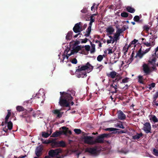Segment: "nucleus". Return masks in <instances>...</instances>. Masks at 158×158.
<instances>
[{"label":"nucleus","instance_id":"680f3d73","mask_svg":"<svg viewBox=\"0 0 158 158\" xmlns=\"http://www.w3.org/2000/svg\"><path fill=\"white\" fill-rule=\"evenodd\" d=\"M151 48H148L146 50H145L144 51H143V52L144 53V54H145L148 52L150 50Z\"/></svg>","mask_w":158,"mask_h":158},{"label":"nucleus","instance_id":"e433bc0d","mask_svg":"<svg viewBox=\"0 0 158 158\" xmlns=\"http://www.w3.org/2000/svg\"><path fill=\"white\" fill-rule=\"evenodd\" d=\"M83 48V47L81 45L77 46L74 48V49L77 52L80 50H81V49Z\"/></svg>","mask_w":158,"mask_h":158},{"label":"nucleus","instance_id":"052dcab7","mask_svg":"<svg viewBox=\"0 0 158 158\" xmlns=\"http://www.w3.org/2000/svg\"><path fill=\"white\" fill-rule=\"evenodd\" d=\"M138 41V40L134 39L132 41L131 43L132 44H135Z\"/></svg>","mask_w":158,"mask_h":158},{"label":"nucleus","instance_id":"e2e57ef3","mask_svg":"<svg viewBox=\"0 0 158 158\" xmlns=\"http://www.w3.org/2000/svg\"><path fill=\"white\" fill-rule=\"evenodd\" d=\"M71 53L72 54H74L75 53H77V52L76 51L74 48L71 51Z\"/></svg>","mask_w":158,"mask_h":158},{"label":"nucleus","instance_id":"f03ea898","mask_svg":"<svg viewBox=\"0 0 158 158\" xmlns=\"http://www.w3.org/2000/svg\"><path fill=\"white\" fill-rule=\"evenodd\" d=\"M78 69L76 70V72H79L82 71L87 70L89 71V73L93 69L94 67L91 65L89 62H87L85 65L81 66L80 68V66H78Z\"/></svg>","mask_w":158,"mask_h":158},{"label":"nucleus","instance_id":"a878e982","mask_svg":"<svg viewBox=\"0 0 158 158\" xmlns=\"http://www.w3.org/2000/svg\"><path fill=\"white\" fill-rule=\"evenodd\" d=\"M126 9L128 12L131 13H133L135 11V10L133 8L130 6H127Z\"/></svg>","mask_w":158,"mask_h":158},{"label":"nucleus","instance_id":"4468645a","mask_svg":"<svg viewBox=\"0 0 158 158\" xmlns=\"http://www.w3.org/2000/svg\"><path fill=\"white\" fill-rule=\"evenodd\" d=\"M42 148L41 147H38L37 148L35 151V153L36 156L39 157L41 156L42 154Z\"/></svg>","mask_w":158,"mask_h":158},{"label":"nucleus","instance_id":"79ce46f5","mask_svg":"<svg viewBox=\"0 0 158 158\" xmlns=\"http://www.w3.org/2000/svg\"><path fill=\"white\" fill-rule=\"evenodd\" d=\"M153 154L156 156H158V150L154 149L153 150Z\"/></svg>","mask_w":158,"mask_h":158},{"label":"nucleus","instance_id":"412c9836","mask_svg":"<svg viewBox=\"0 0 158 158\" xmlns=\"http://www.w3.org/2000/svg\"><path fill=\"white\" fill-rule=\"evenodd\" d=\"M156 60L157 58L155 56H153L151 60L148 61V64L149 65V64H150L152 65H154L156 64Z\"/></svg>","mask_w":158,"mask_h":158},{"label":"nucleus","instance_id":"9d476101","mask_svg":"<svg viewBox=\"0 0 158 158\" xmlns=\"http://www.w3.org/2000/svg\"><path fill=\"white\" fill-rule=\"evenodd\" d=\"M97 147L95 146L93 148H88L85 150V152H88L92 154H96L97 153Z\"/></svg>","mask_w":158,"mask_h":158},{"label":"nucleus","instance_id":"603ef678","mask_svg":"<svg viewBox=\"0 0 158 158\" xmlns=\"http://www.w3.org/2000/svg\"><path fill=\"white\" fill-rule=\"evenodd\" d=\"M158 98V92H157L154 95L153 98H154V101L155 100V99H156Z\"/></svg>","mask_w":158,"mask_h":158},{"label":"nucleus","instance_id":"aec40b11","mask_svg":"<svg viewBox=\"0 0 158 158\" xmlns=\"http://www.w3.org/2000/svg\"><path fill=\"white\" fill-rule=\"evenodd\" d=\"M53 113L57 115V117L60 118L62 116L63 112H60V110H54L52 111Z\"/></svg>","mask_w":158,"mask_h":158},{"label":"nucleus","instance_id":"f8f14e48","mask_svg":"<svg viewBox=\"0 0 158 158\" xmlns=\"http://www.w3.org/2000/svg\"><path fill=\"white\" fill-rule=\"evenodd\" d=\"M61 128L63 130V131H62V134L67 135L68 134L70 135L72 134L71 131L69 130L68 128L64 126L62 127Z\"/></svg>","mask_w":158,"mask_h":158},{"label":"nucleus","instance_id":"ea45409f","mask_svg":"<svg viewBox=\"0 0 158 158\" xmlns=\"http://www.w3.org/2000/svg\"><path fill=\"white\" fill-rule=\"evenodd\" d=\"M74 131L77 134H79L81 132V130L80 129H75Z\"/></svg>","mask_w":158,"mask_h":158},{"label":"nucleus","instance_id":"ddd939ff","mask_svg":"<svg viewBox=\"0 0 158 158\" xmlns=\"http://www.w3.org/2000/svg\"><path fill=\"white\" fill-rule=\"evenodd\" d=\"M118 74V73L114 71H112L110 72L109 73L106 74V75L109 77H110L112 79L114 78Z\"/></svg>","mask_w":158,"mask_h":158},{"label":"nucleus","instance_id":"a211bd4d","mask_svg":"<svg viewBox=\"0 0 158 158\" xmlns=\"http://www.w3.org/2000/svg\"><path fill=\"white\" fill-rule=\"evenodd\" d=\"M106 31L107 33H108V35H110L113 34L114 29L112 26H110L107 28Z\"/></svg>","mask_w":158,"mask_h":158},{"label":"nucleus","instance_id":"37998d69","mask_svg":"<svg viewBox=\"0 0 158 158\" xmlns=\"http://www.w3.org/2000/svg\"><path fill=\"white\" fill-rule=\"evenodd\" d=\"M140 19L139 17V16L136 15L134 18V20L135 22H138Z\"/></svg>","mask_w":158,"mask_h":158},{"label":"nucleus","instance_id":"864d4df0","mask_svg":"<svg viewBox=\"0 0 158 158\" xmlns=\"http://www.w3.org/2000/svg\"><path fill=\"white\" fill-rule=\"evenodd\" d=\"M71 62L73 64H76L77 63V60L75 58H74L72 60V61H71Z\"/></svg>","mask_w":158,"mask_h":158},{"label":"nucleus","instance_id":"09e8293b","mask_svg":"<svg viewBox=\"0 0 158 158\" xmlns=\"http://www.w3.org/2000/svg\"><path fill=\"white\" fill-rule=\"evenodd\" d=\"M116 127H118L120 128L124 129L125 127L123 126V125L122 124H118L116 126Z\"/></svg>","mask_w":158,"mask_h":158},{"label":"nucleus","instance_id":"774afa93","mask_svg":"<svg viewBox=\"0 0 158 158\" xmlns=\"http://www.w3.org/2000/svg\"><path fill=\"white\" fill-rule=\"evenodd\" d=\"M8 113L7 114V115H8L9 116H10L11 115V110H8Z\"/></svg>","mask_w":158,"mask_h":158},{"label":"nucleus","instance_id":"6ab92c4d","mask_svg":"<svg viewBox=\"0 0 158 158\" xmlns=\"http://www.w3.org/2000/svg\"><path fill=\"white\" fill-rule=\"evenodd\" d=\"M62 134V131H56L55 132L53 133L51 136L53 137H56L60 136Z\"/></svg>","mask_w":158,"mask_h":158},{"label":"nucleus","instance_id":"de8ad7c7","mask_svg":"<svg viewBox=\"0 0 158 158\" xmlns=\"http://www.w3.org/2000/svg\"><path fill=\"white\" fill-rule=\"evenodd\" d=\"M87 11H88V10L87 9V8L86 7L84 8L82 10H81V12L82 13H86L87 12Z\"/></svg>","mask_w":158,"mask_h":158},{"label":"nucleus","instance_id":"2f4dec72","mask_svg":"<svg viewBox=\"0 0 158 158\" xmlns=\"http://www.w3.org/2000/svg\"><path fill=\"white\" fill-rule=\"evenodd\" d=\"M150 27L148 25H145L143 27V29L144 30L148 32L150 29Z\"/></svg>","mask_w":158,"mask_h":158},{"label":"nucleus","instance_id":"72a5a7b5","mask_svg":"<svg viewBox=\"0 0 158 158\" xmlns=\"http://www.w3.org/2000/svg\"><path fill=\"white\" fill-rule=\"evenodd\" d=\"M51 132H51V133L49 134L48 133L45 132H42V136L45 138H47L50 135Z\"/></svg>","mask_w":158,"mask_h":158},{"label":"nucleus","instance_id":"69168bd1","mask_svg":"<svg viewBox=\"0 0 158 158\" xmlns=\"http://www.w3.org/2000/svg\"><path fill=\"white\" fill-rule=\"evenodd\" d=\"M90 21H92L93 22H94L95 19L93 17V16H91L90 17Z\"/></svg>","mask_w":158,"mask_h":158},{"label":"nucleus","instance_id":"3c124183","mask_svg":"<svg viewBox=\"0 0 158 158\" xmlns=\"http://www.w3.org/2000/svg\"><path fill=\"white\" fill-rule=\"evenodd\" d=\"M123 50L124 51V55H126L127 53V52H128V48H126L125 47H124L123 48Z\"/></svg>","mask_w":158,"mask_h":158},{"label":"nucleus","instance_id":"c85d7f7f","mask_svg":"<svg viewBox=\"0 0 158 158\" xmlns=\"http://www.w3.org/2000/svg\"><path fill=\"white\" fill-rule=\"evenodd\" d=\"M90 44L91 46V49L90 50V53H93L95 52V45L94 44H92L91 42H90Z\"/></svg>","mask_w":158,"mask_h":158},{"label":"nucleus","instance_id":"cd10ccee","mask_svg":"<svg viewBox=\"0 0 158 158\" xmlns=\"http://www.w3.org/2000/svg\"><path fill=\"white\" fill-rule=\"evenodd\" d=\"M152 117L150 118V120H152V121L155 123L158 122L157 118L155 115H152Z\"/></svg>","mask_w":158,"mask_h":158},{"label":"nucleus","instance_id":"4d7b16f0","mask_svg":"<svg viewBox=\"0 0 158 158\" xmlns=\"http://www.w3.org/2000/svg\"><path fill=\"white\" fill-rule=\"evenodd\" d=\"M109 131H117V130H119V129L114 128H109Z\"/></svg>","mask_w":158,"mask_h":158},{"label":"nucleus","instance_id":"bb28decb","mask_svg":"<svg viewBox=\"0 0 158 158\" xmlns=\"http://www.w3.org/2000/svg\"><path fill=\"white\" fill-rule=\"evenodd\" d=\"M91 30V28L89 27H88L87 29L86 30V33L85 35V36L86 37H88L90 33Z\"/></svg>","mask_w":158,"mask_h":158},{"label":"nucleus","instance_id":"473e14b6","mask_svg":"<svg viewBox=\"0 0 158 158\" xmlns=\"http://www.w3.org/2000/svg\"><path fill=\"white\" fill-rule=\"evenodd\" d=\"M28 115V114H27V112H24L22 114L20 115V117L25 118Z\"/></svg>","mask_w":158,"mask_h":158},{"label":"nucleus","instance_id":"13d9d810","mask_svg":"<svg viewBox=\"0 0 158 158\" xmlns=\"http://www.w3.org/2000/svg\"><path fill=\"white\" fill-rule=\"evenodd\" d=\"M10 117V116H9L8 115H6V116L5 117V124H6V123H7V122H8V119Z\"/></svg>","mask_w":158,"mask_h":158},{"label":"nucleus","instance_id":"f257e3e1","mask_svg":"<svg viewBox=\"0 0 158 158\" xmlns=\"http://www.w3.org/2000/svg\"><path fill=\"white\" fill-rule=\"evenodd\" d=\"M61 96L59 103L62 107H68L70 102L73 99V96H75V92L73 90L68 91L67 92H60Z\"/></svg>","mask_w":158,"mask_h":158},{"label":"nucleus","instance_id":"6e6552de","mask_svg":"<svg viewBox=\"0 0 158 158\" xmlns=\"http://www.w3.org/2000/svg\"><path fill=\"white\" fill-rule=\"evenodd\" d=\"M143 130L146 134L151 133V127L150 123L149 122H146L143 124Z\"/></svg>","mask_w":158,"mask_h":158},{"label":"nucleus","instance_id":"0e129e2a","mask_svg":"<svg viewBox=\"0 0 158 158\" xmlns=\"http://www.w3.org/2000/svg\"><path fill=\"white\" fill-rule=\"evenodd\" d=\"M156 84L155 83H152L151 84L149 85V86H151L152 88H154Z\"/></svg>","mask_w":158,"mask_h":158},{"label":"nucleus","instance_id":"1a4fd4ad","mask_svg":"<svg viewBox=\"0 0 158 158\" xmlns=\"http://www.w3.org/2000/svg\"><path fill=\"white\" fill-rule=\"evenodd\" d=\"M81 23L80 22L76 24L73 28V30L75 33H80L83 29L80 26Z\"/></svg>","mask_w":158,"mask_h":158},{"label":"nucleus","instance_id":"c9c22d12","mask_svg":"<svg viewBox=\"0 0 158 158\" xmlns=\"http://www.w3.org/2000/svg\"><path fill=\"white\" fill-rule=\"evenodd\" d=\"M103 56L104 57V55H99V56H98L97 57V60H98V61L99 62L101 61L103 59Z\"/></svg>","mask_w":158,"mask_h":158},{"label":"nucleus","instance_id":"338daca9","mask_svg":"<svg viewBox=\"0 0 158 158\" xmlns=\"http://www.w3.org/2000/svg\"><path fill=\"white\" fill-rule=\"evenodd\" d=\"M40 97L38 96V95L37 94L35 96H33L32 98L33 99H36L37 98H39Z\"/></svg>","mask_w":158,"mask_h":158},{"label":"nucleus","instance_id":"b1692460","mask_svg":"<svg viewBox=\"0 0 158 158\" xmlns=\"http://www.w3.org/2000/svg\"><path fill=\"white\" fill-rule=\"evenodd\" d=\"M58 147L64 148L66 146V144L64 141L61 140L60 141H58Z\"/></svg>","mask_w":158,"mask_h":158},{"label":"nucleus","instance_id":"5701e85b","mask_svg":"<svg viewBox=\"0 0 158 158\" xmlns=\"http://www.w3.org/2000/svg\"><path fill=\"white\" fill-rule=\"evenodd\" d=\"M79 72V74H78V77H86L87 76L86 73L84 71L82 72L80 71Z\"/></svg>","mask_w":158,"mask_h":158},{"label":"nucleus","instance_id":"7ed1b4c3","mask_svg":"<svg viewBox=\"0 0 158 158\" xmlns=\"http://www.w3.org/2000/svg\"><path fill=\"white\" fill-rule=\"evenodd\" d=\"M108 136V134H103L98 136L94 140V144L96 143H104L103 139L105 138H107Z\"/></svg>","mask_w":158,"mask_h":158},{"label":"nucleus","instance_id":"393cba45","mask_svg":"<svg viewBox=\"0 0 158 158\" xmlns=\"http://www.w3.org/2000/svg\"><path fill=\"white\" fill-rule=\"evenodd\" d=\"M115 78H116L114 80H113V83H116V84L118 85V81L121 79L122 77L118 75Z\"/></svg>","mask_w":158,"mask_h":158},{"label":"nucleus","instance_id":"8fccbe9b","mask_svg":"<svg viewBox=\"0 0 158 158\" xmlns=\"http://www.w3.org/2000/svg\"><path fill=\"white\" fill-rule=\"evenodd\" d=\"M129 78L127 77H126L124 79H123L122 80V82L123 83H125L127 82L128 81V80Z\"/></svg>","mask_w":158,"mask_h":158},{"label":"nucleus","instance_id":"5fc2aeb1","mask_svg":"<svg viewBox=\"0 0 158 158\" xmlns=\"http://www.w3.org/2000/svg\"><path fill=\"white\" fill-rule=\"evenodd\" d=\"M120 131H114V133H118V134H121V133H125L124 132V131H123V130H120L119 129Z\"/></svg>","mask_w":158,"mask_h":158},{"label":"nucleus","instance_id":"0eeeda50","mask_svg":"<svg viewBox=\"0 0 158 158\" xmlns=\"http://www.w3.org/2000/svg\"><path fill=\"white\" fill-rule=\"evenodd\" d=\"M93 136H84L83 139L85 143L89 144H94Z\"/></svg>","mask_w":158,"mask_h":158},{"label":"nucleus","instance_id":"49530a36","mask_svg":"<svg viewBox=\"0 0 158 158\" xmlns=\"http://www.w3.org/2000/svg\"><path fill=\"white\" fill-rule=\"evenodd\" d=\"M143 43L147 47H150L151 46V43H148V42H143Z\"/></svg>","mask_w":158,"mask_h":158},{"label":"nucleus","instance_id":"c756f323","mask_svg":"<svg viewBox=\"0 0 158 158\" xmlns=\"http://www.w3.org/2000/svg\"><path fill=\"white\" fill-rule=\"evenodd\" d=\"M7 124V126L8 128V129L9 130H11L13 127V124L12 122L10 121L9 122H7V123H6Z\"/></svg>","mask_w":158,"mask_h":158},{"label":"nucleus","instance_id":"f3484780","mask_svg":"<svg viewBox=\"0 0 158 158\" xmlns=\"http://www.w3.org/2000/svg\"><path fill=\"white\" fill-rule=\"evenodd\" d=\"M143 135V134L141 132L140 133H136V134L132 136V139L134 140H138Z\"/></svg>","mask_w":158,"mask_h":158},{"label":"nucleus","instance_id":"a19ab883","mask_svg":"<svg viewBox=\"0 0 158 158\" xmlns=\"http://www.w3.org/2000/svg\"><path fill=\"white\" fill-rule=\"evenodd\" d=\"M118 85L117 84H114L113 83V84L110 85V88L111 89L112 88H113L114 89H117V85Z\"/></svg>","mask_w":158,"mask_h":158},{"label":"nucleus","instance_id":"39448f33","mask_svg":"<svg viewBox=\"0 0 158 158\" xmlns=\"http://www.w3.org/2000/svg\"><path fill=\"white\" fill-rule=\"evenodd\" d=\"M124 30H123V29H119L117 30L116 32L114 35V36L112 42V44L114 43L115 41L116 42L120 39L119 36L120 35V34Z\"/></svg>","mask_w":158,"mask_h":158},{"label":"nucleus","instance_id":"bf43d9fd","mask_svg":"<svg viewBox=\"0 0 158 158\" xmlns=\"http://www.w3.org/2000/svg\"><path fill=\"white\" fill-rule=\"evenodd\" d=\"M88 40V39L86 38H85L84 39L82 40L81 43H86L87 42Z\"/></svg>","mask_w":158,"mask_h":158},{"label":"nucleus","instance_id":"2eb2a0df","mask_svg":"<svg viewBox=\"0 0 158 158\" xmlns=\"http://www.w3.org/2000/svg\"><path fill=\"white\" fill-rule=\"evenodd\" d=\"M142 47H141L137 53L135 57L138 56L139 58H141L145 54L143 52V51L142 52Z\"/></svg>","mask_w":158,"mask_h":158},{"label":"nucleus","instance_id":"58836bf2","mask_svg":"<svg viewBox=\"0 0 158 158\" xmlns=\"http://www.w3.org/2000/svg\"><path fill=\"white\" fill-rule=\"evenodd\" d=\"M139 80L138 82L140 83L143 84V77L142 76L139 75L138 76Z\"/></svg>","mask_w":158,"mask_h":158},{"label":"nucleus","instance_id":"4be33fe9","mask_svg":"<svg viewBox=\"0 0 158 158\" xmlns=\"http://www.w3.org/2000/svg\"><path fill=\"white\" fill-rule=\"evenodd\" d=\"M73 32L72 31H69L66 36V39L67 40H70L72 37Z\"/></svg>","mask_w":158,"mask_h":158},{"label":"nucleus","instance_id":"c03bdc74","mask_svg":"<svg viewBox=\"0 0 158 158\" xmlns=\"http://www.w3.org/2000/svg\"><path fill=\"white\" fill-rule=\"evenodd\" d=\"M134 55H135V52H134V51H133L132 53L131 54V57L129 59L131 62L133 61V57L134 56Z\"/></svg>","mask_w":158,"mask_h":158},{"label":"nucleus","instance_id":"dca6fc26","mask_svg":"<svg viewBox=\"0 0 158 158\" xmlns=\"http://www.w3.org/2000/svg\"><path fill=\"white\" fill-rule=\"evenodd\" d=\"M50 143H51V145L52 148L55 147H58V141H57L55 139H52L50 140Z\"/></svg>","mask_w":158,"mask_h":158},{"label":"nucleus","instance_id":"20e7f679","mask_svg":"<svg viewBox=\"0 0 158 158\" xmlns=\"http://www.w3.org/2000/svg\"><path fill=\"white\" fill-rule=\"evenodd\" d=\"M62 152V150L60 148H57L55 150L51 149L48 152V154L49 156L53 157L58 155L59 153H61Z\"/></svg>","mask_w":158,"mask_h":158},{"label":"nucleus","instance_id":"9b49d317","mask_svg":"<svg viewBox=\"0 0 158 158\" xmlns=\"http://www.w3.org/2000/svg\"><path fill=\"white\" fill-rule=\"evenodd\" d=\"M117 114L118 118L119 120H123L126 118L125 114L120 110L117 111Z\"/></svg>","mask_w":158,"mask_h":158},{"label":"nucleus","instance_id":"6e6d98bb","mask_svg":"<svg viewBox=\"0 0 158 158\" xmlns=\"http://www.w3.org/2000/svg\"><path fill=\"white\" fill-rule=\"evenodd\" d=\"M85 49L87 51H89L90 46L89 45H86L85 46Z\"/></svg>","mask_w":158,"mask_h":158},{"label":"nucleus","instance_id":"f704fd0d","mask_svg":"<svg viewBox=\"0 0 158 158\" xmlns=\"http://www.w3.org/2000/svg\"><path fill=\"white\" fill-rule=\"evenodd\" d=\"M25 119V121L27 123H30L32 121L31 119V116L29 115Z\"/></svg>","mask_w":158,"mask_h":158},{"label":"nucleus","instance_id":"4c0bfd02","mask_svg":"<svg viewBox=\"0 0 158 158\" xmlns=\"http://www.w3.org/2000/svg\"><path fill=\"white\" fill-rule=\"evenodd\" d=\"M121 16L124 18H127L128 16V13L126 12H122L121 14Z\"/></svg>","mask_w":158,"mask_h":158},{"label":"nucleus","instance_id":"7c9ffc66","mask_svg":"<svg viewBox=\"0 0 158 158\" xmlns=\"http://www.w3.org/2000/svg\"><path fill=\"white\" fill-rule=\"evenodd\" d=\"M16 110L19 112L23 111L24 110V108L21 106H18L16 107Z\"/></svg>","mask_w":158,"mask_h":158},{"label":"nucleus","instance_id":"a18cd8bd","mask_svg":"<svg viewBox=\"0 0 158 158\" xmlns=\"http://www.w3.org/2000/svg\"><path fill=\"white\" fill-rule=\"evenodd\" d=\"M107 50L108 51V54L113 53L115 51V50H112V49H110V48H108V49H107Z\"/></svg>","mask_w":158,"mask_h":158},{"label":"nucleus","instance_id":"423d86ee","mask_svg":"<svg viewBox=\"0 0 158 158\" xmlns=\"http://www.w3.org/2000/svg\"><path fill=\"white\" fill-rule=\"evenodd\" d=\"M143 70L146 75L149 74L152 72V70L149 66L148 64L144 63L143 65Z\"/></svg>","mask_w":158,"mask_h":158}]
</instances>
